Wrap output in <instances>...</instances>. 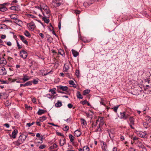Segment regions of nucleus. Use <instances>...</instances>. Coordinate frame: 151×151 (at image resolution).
Wrapping results in <instances>:
<instances>
[{
    "label": "nucleus",
    "mask_w": 151,
    "mask_h": 151,
    "mask_svg": "<svg viewBox=\"0 0 151 151\" xmlns=\"http://www.w3.org/2000/svg\"><path fill=\"white\" fill-rule=\"evenodd\" d=\"M81 119V123L83 125H86L87 124L86 121L85 119Z\"/></svg>",
    "instance_id": "nucleus-35"
},
{
    "label": "nucleus",
    "mask_w": 151,
    "mask_h": 151,
    "mask_svg": "<svg viewBox=\"0 0 151 151\" xmlns=\"http://www.w3.org/2000/svg\"><path fill=\"white\" fill-rule=\"evenodd\" d=\"M65 74L66 75V77H68L70 79L71 78V77L69 73H66Z\"/></svg>",
    "instance_id": "nucleus-64"
},
{
    "label": "nucleus",
    "mask_w": 151,
    "mask_h": 151,
    "mask_svg": "<svg viewBox=\"0 0 151 151\" xmlns=\"http://www.w3.org/2000/svg\"><path fill=\"white\" fill-rule=\"evenodd\" d=\"M12 22V21L11 20L9 19H5V20L3 21V22Z\"/></svg>",
    "instance_id": "nucleus-60"
},
{
    "label": "nucleus",
    "mask_w": 151,
    "mask_h": 151,
    "mask_svg": "<svg viewBox=\"0 0 151 151\" xmlns=\"http://www.w3.org/2000/svg\"><path fill=\"white\" fill-rule=\"evenodd\" d=\"M143 125L144 127L145 128H147L149 126H150L149 123H148L147 122H144Z\"/></svg>",
    "instance_id": "nucleus-26"
},
{
    "label": "nucleus",
    "mask_w": 151,
    "mask_h": 151,
    "mask_svg": "<svg viewBox=\"0 0 151 151\" xmlns=\"http://www.w3.org/2000/svg\"><path fill=\"white\" fill-rule=\"evenodd\" d=\"M69 137L70 139V141L71 142H73L75 139L74 137L72 135L70 134L69 135Z\"/></svg>",
    "instance_id": "nucleus-24"
},
{
    "label": "nucleus",
    "mask_w": 151,
    "mask_h": 151,
    "mask_svg": "<svg viewBox=\"0 0 151 151\" xmlns=\"http://www.w3.org/2000/svg\"><path fill=\"white\" fill-rule=\"evenodd\" d=\"M50 11L49 9L45 11L44 12H43L45 14V13H46V14L47 15V18H49L50 16Z\"/></svg>",
    "instance_id": "nucleus-32"
},
{
    "label": "nucleus",
    "mask_w": 151,
    "mask_h": 151,
    "mask_svg": "<svg viewBox=\"0 0 151 151\" xmlns=\"http://www.w3.org/2000/svg\"><path fill=\"white\" fill-rule=\"evenodd\" d=\"M145 82H147L148 83H150V81L149 79H148V78L146 79L145 80Z\"/></svg>",
    "instance_id": "nucleus-61"
},
{
    "label": "nucleus",
    "mask_w": 151,
    "mask_h": 151,
    "mask_svg": "<svg viewBox=\"0 0 151 151\" xmlns=\"http://www.w3.org/2000/svg\"><path fill=\"white\" fill-rule=\"evenodd\" d=\"M69 68V65L68 64H65L64 66V72H67Z\"/></svg>",
    "instance_id": "nucleus-12"
},
{
    "label": "nucleus",
    "mask_w": 151,
    "mask_h": 151,
    "mask_svg": "<svg viewBox=\"0 0 151 151\" xmlns=\"http://www.w3.org/2000/svg\"><path fill=\"white\" fill-rule=\"evenodd\" d=\"M104 99L103 98H101V101H100V103L101 104H102L103 105H105V104H104Z\"/></svg>",
    "instance_id": "nucleus-54"
},
{
    "label": "nucleus",
    "mask_w": 151,
    "mask_h": 151,
    "mask_svg": "<svg viewBox=\"0 0 151 151\" xmlns=\"http://www.w3.org/2000/svg\"><path fill=\"white\" fill-rule=\"evenodd\" d=\"M27 26L28 27H30V29L32 30H33L35 27L34 23L32 22H31L30 23H28Z\"/></svg>",
    "instance_id": "nucleus-6"
},
{
    "label": "nucleus",
    "mask_w": 151,
    "mask_h": 151,
    "mask_svg": "<svg viewBox=\"0 0 151 151\" xmlns=\"http://www.w3.org/2000/svg\"><path fill=\"white\" fill-rule=\"evenodd\" d=\"M63 129L64 131H67L69 129V127L68 126H66L64 128H63Z\"/></svg>",
    "instance_id": "nucleus-47"
},
{
    "label": "nucleus",
    "mask_w": 151,
    "mask_h": 151,
    "mask_svg": "<svg viewBox=\"0 0 151 151\" xmlns=\"http://www.w3.org/2000/svg\"><path fill=\"white\" fill-rule=\"evenodd\" d=\"M21 144H22V143H21L20 142H19L18 140L14 142V144L17 146H19Z\"/></svg>",
    "instance_id": "nucleus-36"
},
{
    "label": "nucleus",
    "mask_w": 151,
    "mask_h": 151,
    "mask_svg": "<svg viewBox=\"0 0 151 151\" xmlns=\"http://www.w3.org/2000/svg\"><path fill=\"white\" fill-rule=\"evenodd\" d=\"M7 63L6 60L4 58V57L1 60L0 58V63L2 64L3 65H5Z\"/></svg>",
    "instance_id": "nucleus-13"
},
{
    "label": "nucleus",
    "mask_w": 151,
    "mask_h": 151,
    "mask_svg": "<svg viewBox=\"0 0 151 151\" xmlns=\"http://www.w3.org/2000/svg\"><path fill=\"white\" fill-rule=\"evenodd\" d=\"M101 128L100 127V125L99 124L98 126L96 132H101Z\"/></svg>",
    "instance_id": "nucleus-40"
},
{
    "label": "nucleus",
    "mask_w": 151,
    "mask_h": 151,
    "mask_svg": "<svg viewBox=\"0 0 151 151\" xmlns=\"http://www.w3.org/2000/svg\"><path fill=\"white\" fill-rule=\"evenodd\" d=\"M76 75L77 77H78L79 75V71L78 70H76Z\"/></svg>",
    "instance_id": "nucleus-49"
},
{
    "label": "nucleus",
    "mask_w": 151,
    "mask_h": 151,
    "mask_svg": "<svg viewBox=\"0 0 151 151\" xmlns=\"http://www.w3.org/2000/svg\"><path fill=\"white\" fill-rule=\"evenodd\" d=\"M52 3L55 7H58L62 4V3L60 0H53Z\"/></svg>",
    "instance_id": "nucleus-2"
},
{
    "label": "nucleus",
    "mask_w": 151,
    "mask_h": 151,
    "mask_svg": "<svg viewBox=\"0 0 151 151\" xmlns=\"http://www.w3.org/2000/svg\"><path fill=\"white\" fill-rule=\"evenodd\" d=\"M56 134L60 136H63V137L64 136L63 135V134L60 132H56Z\"/></svg>",
    "instance_id": "nucleus-59"
},
{
    "label": "nucleus",
    "mask_w": 151,
    "mask_h": 151,
    "mask_svg": "<svg viewBox=\"0 0 151 151\" xmlns=\"http://www.w3.org/2000/svg\"><path fill=\"white\" fill-rule=\"evenodd\" d=\"M35 8H37V9H40L41 10V11L43 13V12H42V7H41V6H40V7L39 6H36L35 7Z\"/></svg>",
    "instance_id": "nucleus-52"
},
{
    "label": "nucleus",
    "mask_w": 151,
    "mask_h": 151,
    "mask_svg": "<svg viewBox=\"0 0 151 151\" xmlns=\"http://www.w3.org/2000/svg\"><path fill=\"white\" fill-rule=\"evenodd\" d=\"M74 11V12L76 14V15H77L78 14H79L81 11H79V10H74L73 11Z\"/></svg>",
    "instance_id": "nucleus-50"
},
{
    "label": "nucleus",
    "mask_w": 151,
    "mask_h": 151,
    "mask_svg": "<svg viewBox=\"0 0 151 151\" xmlns=\"http://www.w3.org/2000/svg\"><path fill=\"white\" fill-rule=\"evenodd\" d=\"M81 134V133L78 129L76 130L74 133V135L77 137L80 136Z\"/></svg>",
    "instance_id": "nucleus-11"
},
{
    "label": "nucleus",
    "mask_w": 151,
    "mask_h": 151,
    "mask_svg": "<svg viewBox=\"0 0 151 151\" xmlns=\"http://www.w3.org/2000/svg\"><path fill=\"white\" fill-rule=\"evenodd\" d=\"M43 16H44V17L42 18L43 20L46 23L48 24L49 23L50 20L49 19L47 18V17L46 15H45L44 13L43 12Z\"/></svg>",
    "instance_id": "nucleus-10"
},
{
    "label": "nucleus",
    "mask_w": 151,
    "mask_h": 151,
    "mask_svg": "<svg viewBox=\"0 0 151 151\" xmlns=\"http://www.w3.org/2000/svg\"><path fill=\"white\" fill-rule=\"evenodd\" d=\"M58 53L59 54L62 55L63 57L65 56V52L63 50L61 49L58 50Z\"/></svg>",
    "instance_id": "nucleus-16"
},
{
    "label": "nucleus",
    "mask_w": 151,
    "mask_h": 151,
    "mask_svg": "<svg viewBox=\"0 0 151 151\" xmlns=\"http://www.w3.org/2000/svg\"><path fill=\"white\" fill-rule=\"evenodd\" d=\"M23 82H25L26 81L28 80L29 79L28 78H26L25 76H24L23 78Z\"/></svg>",
    "instance_id": "nucleus-55"
},
{
    "label": "nucleus",
    "mask_w": 151,
    "mask_h": 151,
    "mask_svg": "<svg viewBox=\"0 0 151 151\" xmlns=\"http://www.w3.org/2000/svg\"><path fill=\"white\" fill-rule=\"evenodd\" d=\"M120 106V105H118L116 106H114L113 108H112V109H113L114 111L116 113L117 112V109Z\"/></svg>",
    "instance_id": "nucleus-28"
},
{
    "label": "nucleus",
    "mask_w": 151,
    "mask_h": 151,
    "mask_svg": "<svg viewBox=\"0 0 151 151\" xmlns=\"http://www.w3.org/2000/svg\"><path fill=\"white\" fill-rule=\"evenodd\" d=\"M76 96L77 98L79 99H82L83 98V96L79 91H77V92Z\"/></svg>",
    "instance_id": "nucleus-19"
},
{
    "label": "nucleus",
    "mask_w": 151,
    "mask_h": 151,
    "mask_svg": "<svg viewBox=\"0 0 151 151\" xmlns=\"http://www.w3.org/2000/svg\"><path fill=\"white\" fill-rule=\"evenodd\" d=\"M101 143L103 145L102 146V149L103 150H106L107 148V146L106 144L104 142H102Z\"/></svg>",
    "instance_id": "nucleus-22"
},
{
    "label": "nucleus",
    "mask_w": 151,
    "mask_h": 151,
    "mask_svg": "<svg viewBox=\"0 0 151 151\" xmlns=\"http://www.w3.org/2000/svg\"><path fill=\"white\" fill-rule=\"evenodd\" d=\"M42 8L44 9L45 11L49 9V8L46 5H44V6H42Z\"/></svg>",
    "instance_id": "nucleus-41"
},
{
    "label": "nucleus",
    "mask_w": 151,
    "mask_h": 151,
    "mask_svg": "<svg viewBox=\"0 0 151 151\" xmlns=\"http://www.w3.org/2000/svg\"><path fill=\"white\" fill-rule=\"evenodd\" d=\"M57 89L61 90L63 91H66L68 88V87L67 86H63L61 85L57 86Z\"/></svg>",
    "instance_id": "nucleus-5"
},
{
    "label": "nucleus",
    "mask_w": 151,
    "mask_h": 151,
    "mask_svg": "<svg viewBox=\"0 0 151 151\" xmlns=\"http://www.w3.org/2000/svg\"><path fill=\"white\" fill-rule=\"evenodd\" d=\"M46 111H47L45 110H44L42 109H39L37 113V114L39 115H41L42 114H44Z\"/></svg>",
    "instance_id": "nucleus-17"
},
{
    "label": "nucleus",
    "mask_w": 151,
    "mask_h": 151,
    "mask_svg": "<svg viewBox=\"0 0 151 151\" xmlns=\"http://www.w3.org/2000/svg\"><path fill=\"white\" fill-rule=\"evenodd\" d=\"M38 82V79H34L32 81V83H33L34 84H37Z\"/></svg>",
    "instance_id": "nucleus-43"
},
{
    "label": "nucleus",
    "mask_w": 151,
    "mask_h": 151,
    "mask_svg": "<svg viewBox=\"0 0 151 151\" xmlns=\"http://www.w3.org/2000/svg\"><path fill=\"white\" fill-rule=\"evenodd\" d=\"M139 139V138H138L136 136L133 137V142H132V143L133 144V143H134L135 141Z\"/></svg>",
    "instance_id": "nucleus-46"
},
{
    "label": "nucleus",
    "mask_w": 151,
    "mask_h": 151,
    "mask_svg": "<svg viewBox=\"0 0 151 151\" xmlns=\"http://www.w3.org/2000/svg\"><path fill=\"white\" fill-rule=\"evenodd\" d=\"M14 22L19 26H20L21 24L22 23V22L21 20L17 19Z\"/></svg>",
    "instance_id": "nucleus-27"
},
{
    "label": "nucleus",
    "mask_w": 151,
    "mask_h": 151,
    "mask_svg": "<svg viewBox=\"0 0 151 151\" xmlns=\"http://www.w3.org/2000/svg\"><path fill=\"white\" fill-rule=\"evenodd\" d=\"M145 119L147 122H148V123H150V119H151V118L148 116H146L145 117Z\"/></svg>",
    "instance_id": "nucleus-42"
},
{
    "label": "nucleus",
    "mask_w": 151,
    "mask_h": 151,
    "mask_svg": "<svg viewBox=\"0 0 151 151\" xmlns=\"http://www.w3.org/2000/svg\"><path fill=\"white\" fill-rule=\"evenodd\" d=\"M18 130L17 129H14L12 132V135H10V137L14 139L16 138V135L18 133Z\"/></svg>",
    "instance_id": "nucleus-7"
},
{
    "label": "nucleus",
    "mask_w": 151,
    "mask_h": 151,
    "mask_svg": "<svg viewBox=\"0 0 151 151\" xmlns=\"http://www.w3.org/2000/svg\"><path fill=\"white\" fill-rule=\"evenodd\" d=\"M71 51L73 56L75 57H76L79 55L78 52L73 49H72Z\"/></svg>",
    "instance_id": "nucleus-14"
},
{
    "label": "nucleus",
    "mask_w": 151,
    "mask_h": 151,
    "mask_svg": "<svg viewBox=\"0 0 151 151\" xmlns=\"http://www.w3.org/2000/svg\"><path fill=\"white\" fill-rule=\"evenodd\" d=\"M90 92V90L89 89H86L84 90L83 91V94L84 95H86L87 94H88Z\"/></svg>",
    "instance_id": "nucleus-30"
},
{
    "label": "nucleus",
    "mask_w": 151,
    "mask_h": 151,
    "mask_svg": "<svg viewBox=\"0 0 151 151\" xmlns=\"http://www.w3.org/2000/svg\"><path fill=\"white\" fill-rule=\"evenodd\" d=\"M18 140L19 142H20L22 143L25 140L23 136L21 135L19 137Z\"/></svg>",
    "instance_id": "nucleus-21"
},
{
    "label": "nucleus",
    "mask_w": 151,
    "mask_h": 151,
    "mask_svg": "<svg viewBox=\"0 0 151 151\" xmlns=\"http://www.w3.org/2000/svg\"><path fill=\"white\" fill-rule=\"evenodd\" d=\"M56 88H54L52 89H50L49 90V91L50 92H51V93L52 94L54 95L56 93V92H55L56 90Z\"/></svg>",
    "instance_id": "nucleus-25"
},
{
    "label": "nucleus",
    "mask_w": 151,
    "mask_h": 151,
    "mask_svg": "<svg viewBox=\"0 0 151 151\" xmlns=\"http://www.w3.org/2000/svg\"><path fill=\"white\" fill-rule=\"evenodd\" d=\"M20 55L22 58L25 59L27 56V54L26 51L24 50H21L20 52Z\"/></svg>",
    "instance_id": "nucleus-3"
},
{
    "label": "nucleus",
    "mask_w": 151,
    "mask_h": 151,
    "mask_svg": "<svg viewBox=\"0 0 151 151\" xmlns=\"http://www.w3.org/2000/svg\"><path fill=\"white\" fill-rule=\"evenodd\" d=\"M69 84L72 85H75L74 81L72 80H70L69 81Z\"/></svg>",
    "instance_id": "nucleus-56"
},
{
    "label": "nucleus",
    "mask_w": 151,
    "mask_h": 151,
    "mask_svg": "<svg viewBox=\"0 0 151 151\" xmlns=\"http://www.w3.org/2000/svg\"><path fill=\"white\" fill-rule=\"evenodd\" d=\"M46 117L45 116H43L42 117H40L39 119V120L40 122H42L45 120H46Z\"/></svg>",
    "instance_id": "nucleus-31"
},
{
    "label": "nucleus",
    "mask_w": 151,
    "mask_h": 151,
    "mask_svg": "<svg viewBox=\"0 0 151 151\" xmlns=\"http://www.w3.org/2000/svg\"><path fill=\"white\" fill-rule=\"evenodd\" d=\"M7 10L6 8L4 7L0 8V11L1 12H4Z\"/></svg>",
    "instance_id": "nucleus-45"
},
{
    "label": "nucleus",
    "mask_w": 151,
    "mask_h": 151,
    "mask_svg": "<svg viewBox=\"0 0 151 151\" xmlns=\"http://www.w3.org/2000/svg\"><path fill=\"white\" fill-rule=\"evenodd\" d=\"M62 105L61 102L60 101H58L55 104V106L56 107H59L61 106Z\"/></svg>",
    "instance_id": "nucleus-20"
},
{
    "label": "nucleus",
    "mask_w": 151,
    "mask_h": 151,
    "mask_svg": "<svg viewBox=\"0 0 151 151\" xmlns=\"http://www.w3.org/2000/svg\"><path fill=\"white\" fill-rule=\"evenodd\" d=\"M83 151H89V149L88 146H84L83 148Z\"/></svg>",
    "instance_id": "nucleus-34"
},
{
    "label": "nucleus",
    "mask_w": 151,
    "mask_h": 151,
    "mask_svg": "<svg viewBox=\"0 0 151 151\" xmlns=\"http://www.w3.org/2000/svg\"><path fill=\"white\" fill-rule=\"evenodd\" d=\"M129 121L130 123H131L133 125L134 124V119L133 116H131L129 118Z\"/></svg>",
    "instance_id": "nucleus-23"
},
{
    "label": "nucleus",
    "mask_w": 151,
    "mask_h": 151,
    "mask_svg": "<svg viewBox=\"0 0 151 151\" xmlns=\"http://www.w3.org/2000/svg\"><path fill=\"white\" fill-rule=\"evenodd\" d=\"M65 143H66V139L65 138L60 140L59 144L60 146H63Z\"/></svg>",
    "instance_id": "nucleus-15"
},
{
    "label": "nucleus",
    "mask_w": 151,
    "mask_h": 151,
    "mask_svg": "<svg viewBox=\"0 0 151 151\" xmlns=\"http://www.w3.org/2000/svg\"><path fill=\"white\" fill-rule=\"evenodd\" d=\"M26 85V86H31L32 84V81H30L27 82L25 83Z\"/></svg>",
    "instance_id": "nucleus-38"
},
{
    "label": "nucleus",
    "mask_w": 151,
    "mask_h": 151,
    "mask_svg": "<svg viewBox=\"0 0 151 151\" xmlns=\"http://www.w3.org/2000/svg\"><path fill=\"white\" fill-rule=\"evenodd\" d=\"M39 120H37L36 122V124L37 125L40 126L41 125V123L40 122L38 121Z\"/></svg>",
    "instance_id": "nucleus-63"
},
{
    "label": "nucleus",
    "mask_w": 151,
    "mask_h": 151,
    "mask_svg": "<svg viewBox=\"0 0 151 151\" xmlns=\"http://www.w3.org/2000/svg\"><path fill=\"white\" fill-rule=\"evenodd\" d=\"M64 120L66 121L67 122H69L71 121V118L70 117L69 118H68L66 119H64Z\"/></svg>",
    "instance_id": "nucleus-57"
},
{
    "label": "nucleus",
    "mask_w": 151,
    "mask_h": 151,
    "mask_svg": "<svg viewBox=\"0 0 151 151\" xmlns=\"http://www.w3.org/2000/svg\"><path fill=\"white\" fill-rule=\"evenodd\" d=\"M90 5V4H88V3L87 2H84V3H83V6L85 7H87L88 6H89Z\"/></svg>",
    "instance_id": "nucleus-53"
},
{
    "label": "nucleus",
    "mask_w": 151,
    "mask_h": 151,
    "mask_svg": "<svg viewBox=\"0 0 151 151\" xmlns=\"http://www.w3.org/2000/svg\"><path fill=\"white\" fill-rule=\"evenodd\" d=\"M57 147L58 146L55 143H54L52 146L50 147L51 149H54L57 148Z\"/></svg>",
    "instance_id": "nucleus-44"
},
{
    "label": "nucleus",
    "mask_w": 151,
    "mask_h": 151,
    "mask_svg": "<svg viewBox=\"0 0 151 151\" xmlns=\"http://www.w3.org/2000/svg\"><path fill=\"white\" fill-rule=\"evenodd\" d=\"M6 25L4 24H1L0 25V29H3V27H4Z\"/></svg>",
    "instance_id": "nucleus-62"
},
{
    "label": "nucleus",
    "mask_w": 151,
    "mask_h": 151,
    "mask_svg": "<svg viewBox=\"0 0 151 151\" xmlns=\"http://www.w3.org/2000/svg\"><path fill=\"white\" fill-rule=\"evenodd\" d=\"M46 147V145H41L39 147V149L40 150Z\"/></svg>",
    "instance_id": "nucleus-48"
},
{
    "label": "nucleus",
    "mask_w": 151,
    "mask_h": 151,
    "mask_svg": "<svg viewBox=\"0 0 151 151\" xmlns=\"http://www.w3.org/2000/svg\"><path fill=\"white\" fill-rule=\"evenodd\" d=\"M10 18L13 19H16L18 18V16L16 14H12L10 15Z\"/></svg>",
    "instance_id": "nucleus-18"
},
{
    "label": "nucleus",
    "mask_w": 151,
    "mask_h": 151,
    "mask_svg": "<svg viewBox=\"0 0 151 151\" xmlns=\"http://www.w3.org/2000/svg\"><path fill=\"white\" fill-rule=\"evenodd\" d=\"M68 107L70 109L72 108L73 107V105L71 104H68Z\"/></svg>",
    "instance_id": "nucleus-58"
},
{
    "label": "nucleus",
    "mask_w": 151,
    "mask_h": 151,
    "mask_svg": "<svg viewBox=\"0 0 151 151\" xmlns=\"http://www.w3.org/2000/svg\"><path fill=\"white\" fill-rule=\"evenodd\" d=\"M19 37H20V40L27 45H28V42L27 41L25 40V37L22 35H19Z\"/></svg>",
    "instance_id": "nucleus-8"
},
{
    "label": "nucleus",
    "mask_w": 151,
    "mask_h": 151,
    "mask_svg": "<svg viewBox=\"0 0 151 151\" xmlns=\"http://www.w3.org/2000/svg\"><path fill=\"white\" fill-rule=\"evenodd\" d=\"M137 134L140 137L144 138L147 134V133L145 131L144 132H139L137 133Z\"/></svg>",
    "instance_id": "nucleus-9"
},
{
    "label": "nucleus",
    "mask_w": 151,
    "mask_h": 151,
    "mask_svg": "<svg viewBox=\"0 0 151 151\" xmlns=\"http://www.w3.org/2000/svg\"><path fill=\"white\" fill-rule=\"evenodd\" d=\"M7 73L5 68L3 67H0V75L4 76Z\"/></svg>",
    "instance_id": "nucleus-4"
},
{
    "label": "nucleus",
    "mask_w": 151,
    "mask_h": 151,
    "mask_svg": "<svg viewBox=\"0 0 151 151\" xmlns=\"http://www.w3.org/2000/svg\"><path fill=\"white\" fill-rule=\"evenodd\" d=\"M16 40L18 49H20L22 48V46L19 45L17 40Z\"/></svg>",
    "instance_id": "nucleus-37"
},
{
    "label": "nucleus",
    "mask_w": 151,
    "mask_h": 151,
    "mask_svg": "<svg viewBox=\"0 0 151 151\" xmlns=\"http://www.w3.org/2000/svg\"><path fill=\"white\" fill-rule=\"evenodd\" d=\"M24 35L27 37H31V35L29 32L27 31H26L24 33Z\"/></svg>",
    "instance_id": "nucleus-33"
},
{
    "label": "nucleus",
    "mask_w": 151,
    "mask_h": 151,
    "mask_svg": "<svg viewBox=\"0 0 151 151\" xmlns=\"http://www.w3.org/2000/svg\"><path fill=\"white\" fill-rule=\"evenodd\" d=\"M9 8L10 9L12 10H18V7L15 6H12L11 7Z\"/></svg>",
    "instance_id": "nucleus-29"
},
{
    "label": "nucleus",
    "mask_w": 151,
    "mask_h": 151,
    "mask_svg": "<svg viewBox=\"0 0 151 151\" xmlns=\"http://www.w3.org/2000/svg\"><path fill=\"white\" fill-rule=\"evenodd\" d=\"M129 116V115L125 111H123V112H121L120 115H118V117L121 119L125 120L127 119Z\"/></svg>",
    "instance_id": "nucleus-1"
},
{
    "label": "nucleus",
    "mask_w": 151,
    "mask_h": 151,
    "mask_svg": "<svg viewBox=\"0 0 151 151\" xmlns=\"http://www.w3.org/2000/svg\"><path fill=\"white\" fill-rule=\"evenodd\" d=\"M25 107L28 110H31L32 109V107L31 106H28L27 105H25Z\"/></svg>",
    "instance_id": "nucleus-39"
},
{
    "label": "nucleus",
    "mask_w": 151,
    "mask_h": 151,
    "mask_svg": "<svg viewBox=\"0 0 151 151\" xmlns=\"http://www.w3.org/2000/svg\"><path fill=\"white\" fill-rule=\"evenodd\" d=\"M145 86L147 87V89H148L149 91H151V86L149 85H146Z\"/></svg>",
    "instance_id": "nucleus-51"
}]
</instances>
